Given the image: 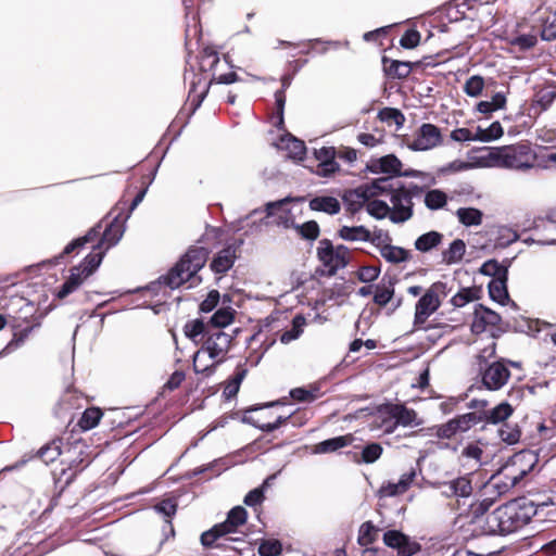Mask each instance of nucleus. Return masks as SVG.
<instances>
[{
	"label": "nucleus",
	"mask_w": 556,
	"mask_h": 556,
	"mask_svg": "<svg viewBox=\"0 0 556 556\" xmlns=\"http://www.w3.org/2000/svg\"><path fill=\"white\" fill-rule=\"evenodd\" d=\"M309 207L313 211H319L334 215L340 212L341 205L338 199L333 197H316L309 201Z\"/></svg>",
	"instance_id": "26"
},
{
	"label": "nucleus",
	"mask_w": 556,
	"mask_h": 556,
	"mask_svg": "<svg viewBox=\"0 0 556 556\" xmlns=\"http://www.w3.org/2000/svg\"><path fill=\"white\" fill-rule=\"evenodd\" d=\"M459 433L468 431L473 426L483 421L481 412H472L453 418Z\"/></svg>",
	"instance_id": "31"
},
{
	"label": "nucleus",
	"mask_w": 556,
	"mask_h": 556,
	"mask_svg": "<svg viewBox=\"0 0 556 556\" xmlns=\"http://www.w3.org/2000/svg\"><path fill=\"white\" fill-rule=\"evenodd\" d=\"M466 244L462 239H455L450 247L442 252V262L446 265L457 264L463 260Z\"/></svg>",
	"instance_id": "27"
},
{
	"label": "nucleus",
	"mask_w": 556,
	"mask_h": 556,
	"mask_svg": "<svg viewBox=\"0 0 556 556\" xmlns=\"http://www.w3.org/2000/svg\"><path fill=\"white\" fill-rule=\"evenodd\" d=\"M339 170V164L336 160L319 163L317 166V174L323 177H330Z\"/></svg>",
	"instance_id": "64"
},
{
	"label": "nucleus",
	"mask_w": 556,
	"mask_h": 556,
	"mask_svg": "<svg viewBox=\"0 0 556 556\" xmlns=\"http://www.w3.org/2000/svg\"><path fill=\"white\" fill-rule=\"evenodd\" d=\"M485 150L488 153L483 159L486 166L525 170L534 167L547 168L549 163L556 162L555 152H549L544 147L531 148L526 143Z\"/></svg>",
	"instance_id": "1"
},
{
	"label": "nucleus",
	"mask_w": 556,
	"mask_h": 556,
	"mask_svg": "<svg viewBox=\"0 0 556 556\" xmlns=\"http://www.w3.org/2000/svg\"><path fill=\"white\" fill-rule=\"evenodd\" d=\"M405 493L399 482H387L379 489V495L384 497L396 496Z\"/></svg>",
	"instance_id": "59"
},
{
	"label": "nucleus",
	"mask_w": 556,
	"mask_h": 556,
	"mask_svg": "<svg viewBox=\"0 0 556 556\" xmlns=\"http://www.w3.org/2000/svg\"><path fill=\"white\" fill-rule=\"evenodd\" d=\"M456 496L468 497L472 493L471 481L468 477H459L452 480Z\"/></svg>",
	"instance_id": "52"
},
{
	"label": "nucleus",
	"mask_w": 556,
	"mask_h": 556,
	"mask_svg": "<svg viewBox=\"0 0 556 556\" xmlns=\"http://www.w3.org/2000/svg\"><path fill=\"white\" fill-rule=\"evenodd\" d=\"M479 141L488 142L496 140L503 136V127L500 122L492 123L488 128L478 127Z\"/></svg>",
	"instance_id": "42"
},
{
	"label": "nucleus",
	"mask_w": 556,
	"mask_h": 556,
	"mask_svg": "<svg viewBox=\"0 0 556 556\" xmlns=\"http://www.w3.org/2000/svg\"><path fill=\"white\" fill-rule=\"evenodd\" d=\"M290 202L289 198L276 201V202H268L266 204V213L267 217L276 215V213H280L278 216V224L283 225L286 228H289L292 226V220L289 216L290 211L285 208V205Z\"/></svg>",
	"instance_id": "25"
},
{
	"label": "nucleus",
	"mask_w": 556,
	"mask_h": 556,
	"mask_svg": "<svg viewBox=\"0 0 556 556\" xmlns=\"http://www.w3.org/2000/svg\"><path fill=\"white\" fill-rule=\"evenodd\" d=\"M61 455L60 442L53 441L38 451V457L46 464L54 462Z\"/></svg>",
	"instance_id": "41"
},
{
	"label": "nucleus",
	"mask_w": 556,
	"mask_h": 556,
	"mask_svg": "<svg viewBox=\"0 0 556 556\" xmlns=\"http://www.w3.org/2000/svg\"><path fill=\"white\" fill-rule=\"evenodd\" d=\"M219 302V293L216 290L211 291L206 299L200 304V309L203 313L213 311Z\"/></svg>",
	"instance_id": "61"
},
{
	"label": "nucleus",
	"mask_w": 556,
	"mask_h": 556,
	"mask_svg": "<svg viewBox=\"0 0 556 556\" xmlns=\"http://www.w3.org/2000/svg\"><path fill=\"white\" fill-rule=\"evenodd\" d=\"M440 129L432 124H422L415 135L405 139L408 149L413 151H427L441 143Z\"/></svg>",
	"instance_id": "9"
},
{
	"label": "nucleus",
	"mask_w": 556,
	"mask_h": 556,
	"mask_svg": "<svg viewBox=\"0 0 556 556\" xmlns=\"http://www.w3.org/2000/svg\"><path fill=\"white\" fill-rule=\"evenodd\" d=\"M368 200H370V197L363 185L356 189L348 190L343 194V202L351 213L359 211L364 205L367 206Z\"/></svg>",
	"instance_id": "19"
},
{
	"label": "nucleus",
	"mask_w": 556,
	"mask_h": 556,
	"mask_svg": "<svg viewBox=\"0 0 556 556\" xmlns=\"http://www.w3.org/2000/svg\"><path fill=\"white\" fill-rule=\"evenodd\" d=\"M458 222L466 227L480 226L483 213L476 207H460L456 211Z\"/></svg>",
	"instance_id": "30"
},
{
	"label": "nucleus",
	"mask_w": 556,
	"mask_h": 556,
	"mask_svg": "<svg viewBox=\"0 0 556 556\" xmlns=\"http://www.w3.org/2000/svg\"><path fill=\"white\" fill-rule=\"evenodd\" d=\"M447 203V195L440 189L429 190L425 195V205L431 210L437 211L444 207Z\"/></svg>",
	"instance_id": "32"
},
{
	"label": "nucleus",
	"mask_w": 556,
	"mask_h": 556,
	"mask_svg": "<svg viewBox=\"0 0 556 556\" xmlns=\"http://www.w3.org/2000/svg\"><path fill=\"white\" fill-rule=\"evenodd\" d=\"M388 60L384 58L383 63L387 65ZM386 71L389 75H392L397 78H405L412 72V65L409 62L403 61H391L389 66H386Z\"/></svg>",
	"instance_id": "40"
},
{
	"label": "nucleus",
	"mask_w": 556,
	"mask_h": 556,
	"mask_svg": "<svg viewBox=\"0 0 556 556\" xmlns=\"http://www.w3.org/2000/svg\"><path fill=\"white\" fill-rule=\"evenodd\" d=\"M389 409L393 410L397 426L409 427L419 425V422H416L417 415L415 410L397 404H389Z\"/></svg>",
	"instance_id": "29"
},
{
	"label": "nucleus",
	"mask_w": 556,
	"mask_h": 556,
	"mask_svg": "<svg viewBox=\"0 0 556 556\" xmlns=\"http://www.w3.org/2000/svg\"><path fill=\"white\" fill-rule=\"evenodd\" d=\"M237 532V528L232 523H228V519L224 522L215 525L212 529L205 531L201 535V543L205 547L216 546L215 542L230 533Z\"/></svg>",
	"instance_id": "17"
},
{
	"label": "nucleus",
	"mask_w": 556,
	"mask_h": 556,
	"mask_svg": "<svg viewBox=\"0 0 556 556\" xmlns=\"http://www.w3.org/2000/svg\"><path fill=\"white\" fill-rule=\"evenodd\" d=\"M442 240L443 235L432 230L418 237L414 245L417 251L426 253L440 245Z\"/></svg>",
	"instance_id": "28"
},
{
	"label": "nucleus",
	"mask_w": 556,
	"mask_h": 556,
	"mask_svg": "<svg viewBox=\"0 0 556 556\" xmlns=\"http://www.w3.org/2000/svg\"><path fill=\"white\" fill-rule=\"evenodd\" d=\"M513 413V406L507 402H502L491 409L482 410L481 415L483 416V421L496 425L508 419Z\"/></svg>",
	"instance_id": "22"
},
{
	"label": "nucleus",
	"mask_w": 556,
	"mask_h": 556,
	"mask_svg": "<svg viewBox=\"0 0 556 556\" xmlns=\"http://www.w3.org/2000/svg\"><path fill=\"white\" fill-rule=\"evenodd\" d=\"M376 427L381 429L384 433H392L397 428L395 416L392 409H389V404L380 406L378 414L375 418Z\"/></svg>",
	"instance_id": "24"
},
{
	"label": "nucleus",
	"mask_w": 556,
	"mask_h": 556,
	"mask_svg": "<svg viewBox=\"0 0 556 556\" xmlns=\"http://www.w3.org/2000/svg\"><path fill=\"white\" fill-rule=\"evenodd\" d=\"M212 327L203 319H192L185 324L184 333L195 344L203 342Z\"/></svg>",
	"instance_id": "20"
},
{
	"label": "nucleus",
	"mask_w": 556,
	"mask_h": 556,
	"mask_svg": "<svg viewBox=\"0 0 556 556\" xmlns=\"http://www.w3.org/2000/svg\"><path fill=\"white\" fill-rule=\"evenodd\" d=\"M305 326V318L302 315H296L292 320V327L289 330H286L280 336V341L285 344L290 343L291 341L298 339L303 332V327Z\"/></svg>",
	"instance_id": "38"
},
{
	"label": "nucleus",
	"mask_w": 556,
	"mask_h": 556,
	"mask_svg": "<svg viewBox=\"0 0 556 556\" xmlns=\"http://www.w3.org/2000/svg\"><path fill=\"white\" fill-rule=\"evenodd\" d=\"M105 251L106 250L104 249V251H93L89 253L78 266L84 267V269L86 270H89L91 276L94 273V270L100 266Z\"/></svg>",
	"instance_id": "49"
},
{
	"label": "nucleus",
	"mask_w": 556,
	"mask_h": 556,
	"mask_svg": "<svg viewBox=\"0 0 556 556\" xmlns=\"http://www.w3.org/2000/svg\"><path fill=\"white\" fill-rule=\"evenodd\" d=\"M382 451L379 443H369L362 451V460L366 464H372L380 458Z\"/></svg>",
	"instance_id": "51"
},
{
	"label": "nucleus",
	"mask_w": 556,
	"mask_h": 556,
	"mask_svg": "<svg viewBox=\"0 0 556 556\" xmlns=\"http://www.w3.org/2000/svg\"><path fill=\"white\" fill-rule=\"evenodd\" d=\"M90 276V271L84 267L75 266L71 269L68 279L62 285L58 292V298L64 299L75 290H77L84 281Z\"/></svg>",
	"instance_id": "15"
},
{
	"label": "nucleus",
	"mask_w": 556,
	"mask_h": 556,
	"mask_svg": "<svg viewBox=\"0 0 556 556\" xmlns=\"http://www.w3.org/2000/svg\"><path fill=\"white\" fill-rule=\"evenodd\" d=\"M403 164L394 155L388 154L371 162L370 169L374 173L389 174L391 176L417 177L418 172L414 169L402 172Z\"/></svg>",
	"instance_id": "12"
},
{
	"label": "nucleus",
	"mask_w": 556,
	"mask_h": 556,
	"mask_svg": "<svg viewBox=\"0 0 556 556\" xmlns=\"http://www.w3.org/2000/svg\"><path fill=\"white\" fill-rule=\"evenodd\" d=\"M535 462L532 452L522 451L515 454L484 485L485 497L479 504L481 513L486 511L497 497L506 494L522 480L533 469Z\"/></svg>",
	"instance_id": "2"
},
{
	"label": "nucleus",
	"mask_w": 556,
	"mask_h": 556,
	"mask_svg": "<svg viewBox=\"0 0 556 556\" xmlns=\"http://www.w3.org/2000/svg\"><path fill=\"white\" fill-rule=\"evenodd\" d=\"M379 118L388 124H395L402 127L405 122V116L397 109L384 108L379 112Z\"/></svg>",
	"instance_id": "48"
},
{
	"label": "nucleus",
	"mask_w": 556,
	"mask_h": 556,
	"mask_svg": "<svg viewBox=\"0 0 556 556\" xmlns=\"http://www.w3.org/2000/svg\"><path fill=\"white\" fill-rule=\"evenodd\" d=\"M260 556H278L282 552V544L279 540H262L257 549Z\"/></svg>",
	"instance_id": "43"
},
{
	"label": "nucleus",
	"mask_w": 556,
	"mask_h": 556,
	"mask_svg": "<svg viewBox=\"0 0 556 556\" xmlns=\"http://www.w3.org/2000/svg\"><path fill=\"white\" fill-rule=\"evenodd\" d=\"M208 251L203 247H192L180 261L162 277L163 282L170 289L180 287L182 283L190 281L189 287L198 285L201 279L197 273L205 265Z\"/></svg>",
	"instance_id": "4"
},
{
	"label": "nucleus",
	"mask_w": 556,
	"mask_h": 556,
	"mask_svg": "<svg viewBox=\"0 0 556 556\" xmlns=\"http://www.w3.org/2000/svg\"><path fill=\"white\" fill-rule=\"evenodd\" d=\"M296 228L299 229L301 236L305 239L314 240L319 235V226L314 220L306 222Z\"/></svg>",
	"instance_id": "56"
},
{
	"label": "nucleus",
	"mask_w": 556,
	"mask_h": 556,
	"mask_svg": "<svg viewBox=\"0 0 556 556\" xmlns=\"http://www.w3.org/2000/svg\"><path fill=\"white\" fill-rule=\"evenodd\" d=\"M233 337L222 329L212 328L193 355V370L204 377H211L223 364L230 350Z\"/></svg>",
	"instance_id": "3"
},
{
	"label": "nucleus",
	"mask_w": 556,
	"mask_h": 556,
	"mask_svg": "<svg viewBox=\"0 0 556 556\" xmlns=\"http://www.w3.org/2000/svg\"><path fill=\"white\" fill-rule=\"evenodd\" d=\"M232 320L233 311L229 307H223L217 309L207 323L212 328L222 329L230 325Z\"/></svg>",
	"instance_id": "36"
},
{
	"label": "nucleus",
	"mask_w": 556,
	"mask_h": 556,
	"mask_svg": "<svg viewBox=\"0 0 556 556\" xmlns=\"http://www.w3.org/2000/svg\"><path fill=\"white\" fill-rule=\"evenodd\" d=\"M420 34L415 29L407 30L401 38L400 43L406 49H413L418 46Z\"/></svg>",
	"instance_id": "57"
},
{
	"label": "nucleus",
	"mask_w": 556,
	"mask_h": 556,
	"mask_svg": "<svg viewBox=\"0 0 556 556\" xmlns=\"http://www.w3.org/2000/svg\"><path fill=\"white\" fill-rule=\"evenodd\" d=\"M101 417L102 412L100 408L90 407L84 412L81 418L78 421V425L83 430H90L99 424Z\"/></svg>",
	"instance_id": "39"
},
{
	"label": "nucleus",
	"mask_w": 556,
	"mask_h": 556,
	"mask_svg": "<svg viewBox=\"0 0 556 556\" xmlns=\"http://www.w3.org/2000/svg\"><path fill=\"white\" fill-rule=\"evenodd\" d=\"M382 256L392 263H401L407 260L408 253L403 248L393 247V245H386L381 250Z\"/></svg>",
	"instance_id": "47"
},
{
	"label": "nucleus",
	"mask_w": 556,
	"mask_h": 556,
	"mask_svg": "<svg viewBox=\"0 0 556 556\" xmlns=\"http://www.w3.org/2000/svg\"><path fill=\"white\" fill-rule=\"evenodd\" d=\"M248 513L242 506H236L227 515L228 523H232L235 528L244 525L247 522Z\"/></svg>",
	"instance_id": "53"
},
{
	"label": "nucleus",
	"mask_w": 556,
	"mask_h": 556,
	"mask_svg": "<svg viewBox=\"0 0 556 556\" xmlns=\"http://www.w3.org/2000/svg\"><path fill=\"white\" fill-rule=\"evenodd\" d=\"M507 278L493 279L489 283L490 296L498 303H504L508 299V292L506 287Z\"/></svg>",
	"instance_id": "37"
},
{
	"label": "nucleus",
	"mask_w": 556,
	"mask_h": 556,
	"mask_svg": "<svg viewBox=\"0 0 556 556\" xmlns=\"http://www.w3.org/2000/svg\"><path fill=\"white\" fill-rule=\"evenodd\" d=\"M484 79L482 76L473 75L469 77L464 85V92L468 97L477 98L482 93Z\"/></svg>",
	"instance_id": "44"
},
{
	"label": "nucleus",
	"mask_w": 556,
	"mask_h": 556,
	"mask_svg": "<svg viewBox=\"0 0 556 556\" xmlns=\"http://www.w3.org/2000/svg\"><path fill=\"white\" fill-rule=\"evenodd\" d=\"M353 441H354V437L352 434H345V435L331 438V439L321 441L318 444H316L314 447V453L315 454H326V453L336 452L342 447H345V446L352 444Z\"/></svg>",
	"instance_id": "23"
},
{
	"label": "nucleus",
	"mask_w": 556,
	"mask_h": 556,
	"mask_svg": "<svg viewBox=\"0 0 556 556\" xmlns=\"http://www.w3.org/2000/svg\"><path fill=\"white\" fill-rule=\"evenodd\" d=\"M263 409V407L260 408H249L243 418L242 421L249 425H252L255 428L261 429L265 432H273L274 430L278 429L282 424H285L290 416H282L278 415L274 421H270L269 418L271 417L270 412H264L260 414H255L258 410Z\"/></svg>",
	"instance_id": "11"
},
{
	"label": "nucleus",
	"mask_w": 556,
	"mask_h": 556,
	"mask_svg": "<svg viewBox=\"0 0 556 556\" xmlns=\"http://www.w3.org/2000/svg\"><path fill=\"white\" fill-rule=\"evenodd\" d=\"M338 233L345 241L371 242L376 244V238H372L370 231L364 226H343Z\"/></svg>",
	"instance_id": "21"
},
{
	"label": "nucleus",
	"mask_w": 556,
	"mask_h": 556,
	"mask_svg": "<svg viewBox=\"0 0 556 556\" xmlns=\"http://www.w3.org/2000/svg\"><path fill=\"white\" fill-rule=\"evenodd\" d=\"M30 332V328L24 329L20 333H14L12 340L0 351V357H3L18 349Z\"/></svg>",
	"instance_id": "50"
},
{
	"label": "nucleus",
	"mask_w": 556,
	"mask_h": 556,
	"mask_svg": "<svg viewBox=\"0 0 556 556\" xmlns=\"http://www.w3.org/2000/svg\"><path fill=\"white\" fill-rule=\"evenodd\" d=\"M529 516L516 503L510 502L496 508L489 517L490 531L498 534H509L527 525Z\"/></svg>",
	"instance_id": "5"
},
{
	"label": "nucleus",
	"mask_w": 556,
	"mask_h": 556,
	"mask_svg": "<svg viewBox=\"0 0 556 556\" xmlns=\"http://www.w3.org/2000/svg\"><path fill=\"white\" fill-rule=\"evenodd\" d=\"M480 273L485 276H491L493 279L507 278V266L498 263L495 260H489L482 264Z\"/></svg>",
	"instance_id": "34"
},
{
	"label": "nucleus",
	"mask_w": 556,
	"mask_h": 556,
	"mask_svg": "<svg viewBox=\"0 0 556 556\" xmlns=\"http://www.w3.org/2000/svg\"><path fill=\"white\" fill-rule=\"evenodd\" d=\"M478 298V290L475 288H464L457 292L451 300L455 307H463L467 303L472 302Z\"/></svg>",
	"instance_id": "46"
},
{
	"label": "nucleus",
	"mask_w": 556,
	"mask_h": 556,
	"mask_svg": "<svg viewBox=\"0 0 556 556\" xmlns=\"http://www.w3.org/2000/svg\"><path fill=\"white\" fill-rule=\"evenodd\" d=\"M379 529L371 521L364 522L358 530L357 542L362 546L372 544L378 538Z\"/></svg>",
	"instance_id": "35"
},
{
	"label": "nucleus",
	"mask_w": 556,
	"mask_h": 556,
	"mask_svg": "<svg viewBox=\"0 0 556 556\" xmlns=\"http://www.w3.org/2000/svg\"><path fill=\"white\" fill-rule=\"evenodd\" d=\"M366 211L368 212L369 215L377 219H383L386 217L390 219V205L384 201L371 198L367 202Z\"/></svg>",
	"instance_id": "33"
},
{
	"label": "nucleus",
	"mask_w": 556,
	"mask_h": 556,
	"mask_svg": "<svg viewBox=\"0 0 556 556\" xmlns=\"http://www.w3.org/2000/svg\"><path fill=\"white\" fill-rule=\"evenodd\" d=\"M445 286L442 282L433 283L418 300L415 306L414 329H426L427 319L440 307V296L444 294Z\"/></svg>",
	"instance_id": "7"
},
{
	"label": "nucleus",
	"mask_w": 556,
	"mask_h": 556,
	"mask_svg": "<svg viewBox=\"0 0 556 556\" xmlns=\"http://www.w3.org/2000/svg\"><path fill=\"white\" fill-rule=\"evenodd\" d=\"M387 546L397 551L399 556H413L420 549V545L396 530H389L383 534Z\"/></svg>",
	"instance_id": "13"
},
{
	"label": "nucleus",
	"mask_w": 556,
	"mask_h": 556,
	"mask_svg": "<svg viewBox=\"0 0 556 556\" xmlns=\"http://www.w3.org/2000/svg\"><path fill=\"white\" fill-rule=\"evenodd\" d=\"M317 255L327 268L328 275L332 276L339 268H343L348 264L350 251L344 245L333 247L329 240L324 239L319 242Z\"/></svg>",
	"instance_id": "8"
},
{
	"label": "nucleus",
	"mask_w": 556,
	"mask_h": 556,
	"mask_svg": "<svg viewBox=\"0 0 556 556\" xmlns=\"http://www.w3.org/2000/svg\"><path fill=\"white\" fill-rule=\"evenodd\" d=\"M457 433H459V431L453 419L439 426L437 429V437L440 439H451Z\"/></svg>",
	"instance_id": "58"
},
{
	"label": "nucleus",
	"mask_w": 556,
	"mask_h": 556,
	"mask_svg": "<svg viewBox=\"0 0 556 556\" xmlns=\"http://www.w3.org/2000/svg\"><path fill=\"white\" fill-rule=\"evenodd\" d=\"M287 148L290 150L292 156L295 159H302L305 154L304 142L296 138L288 139Z\"/></svg>",
	"instance_id": "63"
},
{
	"label": "nucleus",
	"mask_w": 556,
	"mask_h": 556,
	"mask_svg": "<svg viewBox=\"0 0 556 556\" xmlns=\"http://www.w3.org/2000/svg\"><path fill=\"white\" fill-rule=\"evenodd\" d=\"M394 289L392 286L377 287L374 302L380 306H386L392 299Z\"/></svg>",
	"instance_id": "55"
},
{
	"label": "nucleus",
	"mask_w": 556,
	"mask_h": 556,
	"mask_svg": "<svg viewBox=\"0 0 556 556\" xmlns=\"http://www.w3.org/2000/svg\"><path fill=\"white\" fill-rule=\"evenodd\" d=\"M498 434L502 441L508 444H515L520 439V431L516 428L503 427L498 430Z\"/></svg>",
	"instance_id": "60"
},
{
	"label": "nucleus",
	"mask_w": 556,
	"mask_h": 556,
	"mask_svg": "<svg viewBox=\"0 0 556 556\" xmlns=\"http://www.w3.org/2000/svg\"><path fill=\"white\" fill-rule=\"evenodd\" d=\"M536 37L534 35H521L514 38L510 43L513 46H518L522 50L530 49L535 46Z\"/></svg>",
	"instance_id": "62"
},
{
	"label": "nucleus",
	"mask_w": 556,
	"mask_h": 556,
	"mask_svg": "<svg viewBox=\"0 0 556 556\" xmlns=\"http://www.w3.org/2000/svg\"><path fill=\"white\" fill-rule=\"evenodd\" d=\"M501 321V316L482 305L476 307L473 312V319L471 323V331L480 334L485 331H492Z\"/></svg>",
	"instance_id": "14"
},
{
	"label": "nucleus",
	"mask_w": 556,
	"mask_h": 556,
	"mask_svg": "<svg viewBox=\"0 0 556 556\" xmlns=\"http://www.w3.org/2000/svg\"><path fill=\"white\" fill-rule=\"evenodd\" d=\"M422 189L417 185L391 189L390 197V220L394 224H403L409 220L414 214L413 198L418 195Z\"/></svg>",
	"instance_id": "6"
},
{
	"label": "nucleus",
	"mask_w": 556,
	"mask_h": 556,
	"mask_svg": "<svg viewBox=\"0 0 556 556\" xmlns=\"http://www.w3.org/2000/svg\"><path fill=\"white\" fill-rule=\"evenodd\" d=\"M510 371L503 361L490 364L482 372V384L486 390L497 391L509 380Z\"/></svg>",
	"instance_id": "10"
},
{
	"label": "nucleus",
	"mask_w": 556,
	"mask_h": 556,
	"mask_svg": "<svg viewBox=\"0 0 556 556\" xmlns=\"http://www.w3.org/2000/svg\"><path fill=\"white\" fill-rule=\"evenodd\" d=\"M124 230L123 224L118 222V216H116L103 231L101 241L94 250H100L103 247L105 250H109L114 247L122 239Z\"/></svg>",
	"instance_id": "16"
},
{
	"label": "nucleus",
	"mask_w": 556,
	"mask_h": 556,
	"mask_svg": "<svg viewBox=\"0 0 556 556\" xmlns=\"http://www.w3.org/2000/svg\"><path fill=\"white\" fill-rule=\"evenodd\" d=\"M478 137H480L478 134V128L476 129L475 132H472L468 128H457L453 130L451 134V138L457 142L479 141Z\"/></svg>",
	"instance_id": "54"
},
{
	"label": "nucleus",
	"mask_w": 556,
	"mask_h": 556,
	"mask_svg": "<svg viewBox=\"0 0 556 556\" xmlns=\"http://www.w3.org/2000/svg\"><path fill=\"white\" fill-rule=\"evenodd\" d=\"M369 194L370 199L376 198L386 192L390 193V184L388 178H379L369 184L363 185Z\"/></svg>",
	"instance_id": "45"
},
{
	"label": "nucleus",
	"mask_w": 556,
	"mask_h": 556,
	"mask_svg": "<svg viewBox=\"0 0 556 556\" xmlns=\"http://www.w3.org/2000/svg\"><path fill=\"white\" fill-rule=\"evenodd\" d=\"M236 252L237 250L233 245H228L219 251L211 263L212 270L216 274L228 271L237 258Z\"/></svg>",
	"instance_id": "18"
}]
</instances>
